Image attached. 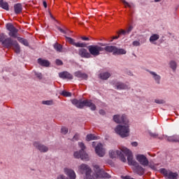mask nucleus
I'll return each instance as SVG.
<instances>
[{
	"instance_id": "obj_1",
	"label": "nucleus",
	"mask_w": 179,
	"mask_h": 179,
	"mask_svg": "<svg viewBox=\"0 0 179 179\" xmlns=\"http://www.w3.org/2000/svg\"><path fill=\"white\" fill-rule=\"evenodd\" d=\"M78 170L81 174L85 173L84 179H101L110 178V174L107 173L104 170L101 169L99 165H94V176H92V169L85 164H82L78 166Z\"/></svg>"
},
{
	"instance_id": "obj_2",
	"label": "nucleus",
	"mask_w": 179,
	"mask_h": 179,
	"mask_svg": "<svg viewBox=\"0 0 179 179\" xmlns=\"http://www.w3.org/2000/svg\"><path fill=\"white\" fill-rule=\"evenodd\" d=\"M99 45L101 46L96 45H90L88 47L90 55H93V57H98L101 51H106V52H113V55H124L127 54V50H125V49L118 48L116 46H106V45L103 43H99Z\"/></svg>"
},
{
	"instance_id": "obj_3",
	"label": "nucleus",
	"mask_w": 179,
	"mask_h": 179,
	"mask_svg": "<svg viewBox=\"0 0 179 179\" xmlns=\"http://www.w3.org/2000/svg\"><path fill=\"white\" fill-rule=\"evenodd\" d=\"M113 121L117 122V124H122L117 125L115 129L116 134L120 135L121 138H127V136H129V122L125 115H122V116L120 115H115L113 116Z\"/></svg>"
},
{
	"instance_id": "obj_4",
	"label": "nucleus",
	"mask_w": 179,
	"mask_h": 179,
	"mask_svg": "<svg viewBox=\"0 0 179 179\" xmlns=\"http://www.w3.org/2000/svg\"><path fill=\"white\" fill-rule=\"evenodd\" d=\"M122 152H124V155L127 156V162L129 166H134V171L138 176H143L145 174V169L142 167V166L139 165L135 159H134V156L132 155V152L128 148L125 147H122Z\"/></svg>"
},
{
	"instance_id": "obj_5",
	"label": "nucleus",
	"mask_w": 179,
	"mask_h": 179,
	"mask_svg": "<svg viewBox=\"0 0 179 179\" xmlns=\"http://www.w3.org/2000/svg\"><path fill=\"white\" fill-rule=\"evenodd\" d=\"M0 43H2L6 48H12L16 52V54L20 53V45L17 43V41H13L12 38H6V36L3 34H0Z\"/></svg>"
},
{
	"instance_id": "obj_6",
	"label": "nucleus",
	"mask_w": 179,
	"mask_h": 179,
	"mask_svg": "<svg viewBox=\"0 0 179 179\" xmlns=\"http://www.w3.org/2000/svg\"><path fill=\"white\" fill-rule=\"evenodd\" d=\"M72 104L76 106L77 108H83V107H89L90 110L94 111L96 110V105L92 102L90 100H78V99H73L71 101Z\"/></svg>"
},
{
	"instance_id": "obj_7",
	"label": "nucleus",
	"mask_w": 179,
	"mask_h": 179,
	"mask_svg": "<svg viewBox=\"0 0 179 179\" xmlns=\"http://www.w3.org/2000/svg\"><path fill=\"white\" fill-rule=\"evenodd\" d=\"M78 145L81 150H80V152L77 151L74 152V157L76 159H81V160H84L85 162H88L89 155L85 152L86 146H85V144L83 143H79Z\"/></svg>"
},
{
	"instance_id": "obj_8",
	"label": "nucleus",
	"mask_w": 179,
	"mask_h": 179,
	"mask_svg": "<svg viewBox=\"0 0 179 179\" xmlns=\"http://www.w3.org/2000/svg\"><path fill=\"white\" fill-rule=\"evenodd\" d=\"M122 148H124V146H121L120 148V150H116V151H113V150H110L109 151V155L110 157H111V159H115V157H120V160L122 162H123V163H125L127 162V158H125V157L124 156V155H122L124 152V151H122V150L121 149Z\"/></svg>"
},
{
	"instance_id": "obj_9",
	"label": "nucleus",
	"mask_w": 179,
	"mask_h": 179,
	"mask_svg": "<svg viewBox=\"0 0 179 179\" xmlns=\"http://www.w3.org/2000/svg\"><path fill=\"white\" fill-rule=\"evenodd\" d=\"M6 29L8 30V35L10 37H13V38H17V33H19V29H17L13 24L8 23L6 24Z\"/></svg>"
},
{
	"instance_id": "obj_10",
	"label": "nucleus",
	"mask_w": 179,
	"mask_h": 179,
	"mask_svg": "<svg viewBox=\"0 0 179 179\" xmlns=\"http://www.w3.org/2000/svg\"><path fill=\"white\" fill-rule=\"evenodd\" d=\"M65 38L66 41L69 43V44H71V45H75V47H77L78 48H85L87 47V44H86L85 43H76L75 39L71 37L65 36Z\"/></svg>"
},
{
	"instance_id": "obj_11",
	"label": "nucleus",
	"mask_w": 179,
	"mask_h": 179,
	"mask_svg": "<svg viewBox=\"0 0 179 179\" xmlns=\"http://www.w3.org/2000/svg\"><path fill=\"white\" fill-rule=\"evenodd\" d=\"M160 173H162V174H164V176L165 177H167V178L169 179H177L178 177V173L169 171L164 169H161Z\"/></svg>"
},
{
	"instance_id": "obj_12",
	"label": "nucleus",
	"mask_w": 179,
	"mask_h": 179,
	"mask_svg": "<svg viewBox=\"0 0 179 179\" xmlns=\"http://www.w3.org/2000/svg\"><path fill=\"white\" fill-rule=\"evenodd\" d=\"M136 159L139 162L141 166H143L144 167L149 166V160L146 156L143 155H138L136 156Z\"/></svg>"
},
{
	"instance_id": "obj_13",
	"label": "nucleus",
	"mask_w": 179,
	"mask_h": 179,
	"mask_svg": "<svg viewBox=\"0 0 179 179\" xmlns=\"http://www.w3.org/2000/svg\"><path fill=\"white\" fill-rule=\"evenodd\" d=\"M34 146L38 149V150L41 151L42 153H45V152H48V147L38 143L34 142Z\"/></svg>"
},
{
	"instance_id": "obj_14",
	"label": "nucleus",
	"mask_w": 179,
	"mask_h": 179,
	"mask_svg": "<svg viewBox=\"0 0 179 179\" xmlns=\"http://www.w3.org/2000/svg\"><path fill=\"white\" fill-rule=\"evenodd\" d=\"M95 152L99 157H103L106 155V151L103 149V145L101 143H99L95 147Z\"/></svg>"
},
{
	"instance_id": "obj_15",
	"label": "nucleus",
	"mask_w": 179,
	"mask_h": 179,
	"mask_svg": "<svg viewBox=\"0 0 179 179\" xmlns=\"http://www.w3.org/2000/svg\"><path fill=\"white\" fill-rule=\"evenodd\" d=\"M78 55H80L81 58H90V57H92L87 50L83 48L78 49Z\"/></svg>"
},
{
	"instance_id": "obj_16",
	"label": "nucleus",
	"mask_w": 179,
	"mask_h": 179,
	"mask_svg": "<svg viewBox=\"0 0 179 179\" xmlns=\"http://www.w3.org/2000/svg\"><path fill=\"white\" fill-rule=\"evenodd\" d=\"M59 78H61V79H69V80L73 79V76H72V74H71L68 71H63L59 73Z\"/></svg>"
},
{
	"instance_id": "obj_17",
	"label": "nucleus",
	"mask_w": 179,
	"mask_h": 179,
	"mask_svg": "<svg viewBox=\"0 0 179 179\" xmlns=\"http://www.w3.org/2000/svg\"><path fill=\"white\" fill-rule=\"evenodd\" d=\"M74 76L76 77V78H79L80 79H87L88 76H87V74L85 73H83L82 71H76L74 73Z\"/></svg>"
},
{
	"instance_id": "obj_18",
	"label": "nucleus",
	"mask_w": 179,
	"mask_h": 179,
	"mask_svg": "<svg viewBox=\"0 0 179 179\" xmlns=\"http://www.w3.org/2000/svg\"><path fill=\"white\" fill-rule=\"evenodd\" d=\"M115 88L117 89V90H124L128 89V86L122 83H117L115 85Z\"/></svg>"
},
{
	"instance_id": "obj_19",
	"label": "nucleus",
	"mask_w": 179,
	"mask_h": 179,
	"mask_svg": "<svg viewBox=\"0 0 179 179\" xmlns=\"http://www.w3.org/2000/svg\"><path fill=\"white\" fill-rule=\"evenodd\" d=\"M14 10L15 13L17 15H19V13H21L22 10H23V7H22L21 3H17L14 6Z\"/></svg>"
},
{
	"instance_id": "obj_20",
	"label": "nucleus",
	"mask_w": 179,
	"mask_h": 179,
	"mask_svg": "<svg viewBox=\"0 0 179 179\" xmlns=\"http://www.w3.org/2000/svg\"><path fill=\"white\" fill-rule=\"evenodd\" d=\"M38 63L39 65H41V66H50V62H48V60L38 59Z\"/></svg>"
},
{
	"instance_id": "obj_21",
	"label": "nucleus",
	"mask_w": 179,
	"mask_h": 179,
	"mask_svg": "<svg viewBox=\"0 0 179 179\" xmlns=\"http://www.w3.org/2000/svg\"><path fill=\"white\" fill-rule=\"evenodd\" d=\"M0 8L5 9V10H9V4L3 0H0Z\"/></svg>"
},
{
	"instance_id": "obj_22",
	"label": "nucleus",
	"mask_w": 179,
	"mask_h": 179,
	"mask_svg": "<svg viewBox=\"0 0 179 179\" xmlns=\"http://www.w3.org/2000/svg\"><path fill=\"white\" fill-rule=\"evenodd\" d=\"M110 76H111V74L108 72L101 73L99 75V78H101V79L103 80H107Z\"/></svg>"
},
{
	"instance_id": "obj_23",
	"label": "nucleus",
	"mask_w": 179,
	"mask_h": 179,
	"mask_svg": "<svg viewBox=\"0 0 179 179\" xmlns=\"http://www.w3.org/2000/svg\"><path fill=\"white\" fill-rule=\"evenodd\" d=\"M150 73L153 76V78L157 82V83L158 84L160 83V79H161L160 76L157 75L155 72H153V71H150Z\"/></svg>"
},
{
	"instance_id": "obj_24",
	"label": "nucleus",
	"mask_w": 179,
	"mask_h": 179,
	"mask_svg": "<svg viewBox=\"0 0 179 179\" xmlns=\"http://www.w3.org/2000/svg\"><path fill=\"white\" fill-rule=\"evenodd\" d=\"M169 142H179V136L174 135L172 136L167 137Z\"/></svg>"
},
{
	"instance_id": "obj_25",
	"label": "nucleus",
	"mask_w": 179,
	"mask_h": 179,
	"mask_svg": "<svg viewBox=\"0 0 179 179\" xmlns=\"http://www.w3.org/2000/svg\"><path fill=\"white\" fill-rule=\"evenodd\" d=\"M98 138H97V136H94V134H90L87 135L86 141H87V142H90V141H94Z\"/></svg>"
},
{
	"instance_id": "obj_26",
	"label": "nucleus",
	"mask_w": 179,
	"mask_h": 179,
	"mask_svg": "<svg viewBox=\"0 0 179 179\" xmlns=\"http://www.w3.org/2000/svg\"><path fill=\"white\" fill-rule=\"evenodd\" d=\"M160 38V36L159 34H153L152 36H150V43H153L155 41H157Z\"/></svg>"
},
{
	"instance_id": "obj_27",
	"label": "nucleus",
	"mask_w": 179,
	"mask_h": 179,
	"mask_svg": "<svg viewBox=\"0 0 179 179\" xmlns=\"http://www.w3.org/2000/svg\"><path fill=\"white\" fill-rule=\"evenodd\" d=\"M17 41L21 43V44H23L24 45H25L26 47H28L29 45V41H27V40L23 38H20L18 37L17 38Z\"/></svg>"
},
{
	"instance_id": "obj_28",
	"label": "nucleus",
	"mask_w": 179,
	"mask_h": 179,
	"mask_svg": "<svg viewBox=\"0 0 179 179\" xmlns=\"http://www.w3.org/2000/svg\"><path fill=\"white\" fill-rule=\"evenodd\" d=\"M54 48L56 50V51H57V52H62V45L58 43L54 44Z\"/></svg>"
},
{
	"instance_id": "obj_29",
	"label": "nucleus",
	"mask_w": 179,
	"mask_h": 179,
	"mask_svg": "<svg viewBox=\"0 0 179 179\" xmlns=\"http://www.w3.org/2000/svg\"><path fill=\"white\" fill-rule=\"evenodd\" d=\"M170 66L173 71H176V69H177V63L174 61H171Z\"/></svg>"
},
{
	"instance_id": "obj_30",
	"label": "nucleus",
	"mask_w": 179,
	"mask_h": 179,
	"mask_svg": "<svg viewBox=\"0 0 179 179\" xmlns=\"http://www.w3.org/2000/svg\"><path fill=\"white\" fill-rule=\"evenodd\" d=\"M62 96H64V97H71V96H72V94H71V92H66V91H63L61 93Z\"/></svg>"
},
{
	"instance_id": "obj_31",
	"label": "nucleus",
	"mask_w": 179,
	"mask_h": 179,
	"mask_svg": "<svg viewBox=\"0 0 179 179\" xmlns=\"http://www.w3.org/2000/svg\"><path fill=\"white\" fill-rule=\"evenodd\" d=\"M42 103L46 105V106H52V101H43Z\"/></svg>"
},
{
	"instance_id": "obj_32",
	"label": "nucleus",
	"mask_w": 179,
	"mask_h": 179,
	"mask_svg": "<svg viewBox=\"0 0 179 179\" xmlns=\"http://www.w3.org/2000/svg\"><path fill=\"white\" fill-rule=\"evenodd\" d=\"M61 132H62V134H63V135H66V134H68V128L62 127Z\"/></svg>"
},
{
	"instance_id": "obj_33",
	"label": "nucleus",
	"mask_w": 179,
	"mask_h": 179,
	"mask_svg": "<svg viewBox=\"0 0 179 179\" xmlns=\"http://www.w3.org/2000/svg\"><path fill=\"white\" fill-rule=\"evenodd\" d=\"M122 2L125 6V8H127V6H128V8H132V5H131L129 3L127 2L125 0H122Z\"/></svg>"
},
{
	"instance_id": "obj_34",
	"label": "nucleus",
	"mask_w": 179,
	"mask_h": 179,
	"mask_svg": "<svg viewBox=\"0 0 179 179\" xmlns=\"http://www.w3.org/2000/svg\"><path fill=\"white\" fill-rule=\"evenodd\" d=\"M118 34H119V36H120V34H122L123 36H125V34H128V32H127V31H125V30H124V29H120V30L119 31Z\"/></svg>"
},
{
	"instance_id": "obj_35",
	"label": "nucleus",
	"mask_w": 179,
	"mask_h": 179,
	"mask_svg": "<svg viewBox=\"0 0 179 179\" xmlns=\"http://www.w3.org/2000/svg\"><path fill=\"white\" fill-rule=\"evenodd\" d=\"M157 104H164V100L163 99H155V101Z\"/></svg>"
},
{
	"instance_id": "obj_36",
	"label": "nucleus",
	"mask_w": 179,
	"mask_h": 179,
	"mask_svg": "<svg viewBox=\"0 0 179 179\" xmlns=\"http://www.w3.org/2000/svg\"><path fill=\"white\" fill-rule=\"evenodd\" d=\"M150 136H152V138H159V139H161L160 137H159V134L156 133H150Z\"/></svg>"
},
{
	"instance_id": "obj_37",
	"label": "nucleus",
	"mask_w": 179,
	"mask_h": 179,
	"mask_svg": "<svg viewBox=\"0 0 179 179\" xmlns=\"http://www.w3.org/2000/svg\"><path fill=\"white\" fill-rule=\"evenodd\" d=\"M35 76L39 79H43V74H41V73L35 72Z\"/></svg>"
},
{
	"instance_id": "obj_38",
	"label": "nucleus",
	"mask_w": 179,
	"mask_h": 179,
	"mask_svg": "<svg viewBox=\"0 0 179 179\" xmlns=\"http://www.w3.org/2000/svg\"><path fill=\"white\" fill-rule=\"evenodd\" d=\"M133 45H134L135 47H139V45H141V43H139V41H134L133 42Z\"/></svg>"
},
{
	"instance_id": "obj_39",
	"label": "nucleus",
	"mask_w": 179,
	"mask_h": 179,
	"mask_svg": "<svg viewBox=\"0 0 179 179\" xmlns=\"http://www.w3.org/2000/svg\"><path fill=\"white\" fill-rule=\"evenodd\" d=\"M148 166L150 167V169H152V170H156V166H155V165H153L152 164H149V162H148Z\"/></svg>"
},
{
	"instance_id": "obj_40",
	"label": "nucleus",
	"mask_w": 179,
	"mask_h": 179,
	"mask_svg": "<svg viewBox=\"0 0 179 179\" xmlns=\"http://www.w3.org/2000/svg\"><path fill=\"white\" fill-rule=\"evenodd\" d=\"M56 64L57 65H63L64 63L62 62V60L57 59L56 60Z\"/></svg>"
},
{
	"instance_id": "obj_41",
	"label": "nucleus",
	"mask_w": 179,
	"mask_h": 179,
	"mask_svg": "<svg viewBox=\"0 0 179 179\" xmlns=\"http://www.w3.org/2000/svg\"><path fill=\"white\" fill-rule=\"evenodd\" d=\"M79 139V134H76L73 137V141H78Z\"/></svg>"
},
{
	"instance_id": "obj_42",
	"label": "nucleus",
	"mask_w": 179,
	"mask_h": 179,
	"mask_svg": "<svg viewBox=\"0 0 179 179\" xmlns=\"http://www.w3.org/2000/svg\"><path fill=\"white\" fill-rule=\"evenodd\" d=\"M58 30H59L61 33H63L64 34H66V31L62 29L61 27H58Z\"/></svg>"
},
{
	"instance_id": "obj_43",
	"label": "nucleus",
	"mask_w": 179,
	"mask_h": 179,
	"mask_svg": "<svg viewBox=\"0 0 179 179\" xmlns=\"http://www.w3.org/2000/svg\"><path fill=\"white\" fill-rule=\"evenodd\" d=\"M82 40H83V41H89V38L86 37V36H83L81 37Z\"/></svg>"
},
{
	"instance_id": "obj_44",
	"label": "nucleus",
	"mask_w": 179,
	"mask_h": 179,
	"mask_svg": "<svg viewBox=\"0 0 179 179\" xmlns=\"http://www.w3.org/2000/svg\"><path fill=\"white\" fill-rule=\"evenodd\" d=\"M99 114H101V115H104V114H106V112H104L103 110H99Z\"/></svg>"
},
{
	"instance_id": "obj_45",
	"label": "nucleus",
	"mask_w": 179,
	"mask_h": 179,
	"mask_svg": "<svg viewBox=\"0 0 179 179\" xmlns=\"http://www.w3.org/2000/svg\"><path fill=\"white\" fill-rule=\"evenodd\" d=\"M127 31V34H129V32L132 31V27H129Z\"/></svg>"
},
{
	"instance_id": "obj_46",
	"label": "nucleus",
	"mask_w": 179,
	"mask_h": 179,
	"mask_svg": "<svg viewBox=\"0 0 179 179\" xmlns=\"http://www.w3.org/2000/svg\"><path fill=\"white\" fill-rule=\"evenodd\" d=\"M131 145L134 146L136 148V146H138V143L137 142H133V143H131Z\"/></svg>"
},
{
	"instance_id": "obj_47",
	"label": "nucleus",
	"mask_w": 179,
	"mask_h": 179,
	"mask_svg": "<svg viewBox=\"0 0 179 179\" xmlns=\"http://www.w3.org/2000/svg\"><path fill=\"white\" fill-rule=\"evenodd\" d=\"M120 38V35L115 36L113 37V40H117V38Z\"/></svg>"
},
{
	"instance_id": "obj_48",
	"label": "nucleus",
	"mask_w": 179,
	"mask_h": 179,
	"mask_svg": "<svg viewBox=\"0 0 179 179\" xmlns=\"http://www.w3.org/2000/svg\"><path fill=\"white\" fill-rule=\"evenodd\" d=\"M43 6L44 8H47V2L43 1Z\"/></svg>"
},
{
	"instance_id": "obj_49",
	"label": "nucleus",
	"mask_w": 179,
	"mask_h": 179,
	"mask_svg": "<svg viewBox=\"0 0 179 179\" xmlns=\"http://www.w3.org/2000/svg\"><path fill=\"white\" fill-rule=\"evenodd\" d=\"M155 2H161L162 0H154Z\"/></svg>"
},
{
	"instance_id": "obj_50",
	"label": "nucleus",
	"mask_w": 179,
	"mask_h": 179,
	"mask_svg": "<svg viewBox=\"0 0 179 179\" xmlns=\"http://www.w3.org/2000/svg\"><path fill=\"white\" fill-rule=\"evenodd\" d=\"M94 145H95V144H94V142H93V143H92V146H94Z\"/></svg>"
},
{
	"instance_id": "obj_51",
	"label": "nucleus",
	"mask_w": 179,
	"mask_h": 179,
	"mask_svg": "<svg viewBox=\"0 0 179 179\" xmlns=\"http://www.w3.org/2000/svg\"><path fill=\"white\" fill-rule=\"evenodd\" d=\"M51 17H52V19H54V17H52V15H51Z\"/></svg>"
},
{
	"instance_id": "obj_52",
	"label": "nucleus",
	"mask_w": 179,
	"mask_h": 179,
	"mask_svg": "<svg viewBox=\"0 0 179 179\" xmlns=\"http://www.w3.org/2000/svg\"><path fill=\"white\" fill-rule=\"evenodd\" d=\"M110 41H113V39Z\"/></svg>"
}]
</instances>
